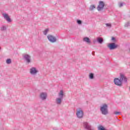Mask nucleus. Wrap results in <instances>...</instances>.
Instances as JSON below:
<instances>
[{"mask_svg":"<svg viewBox=\"0 0 130 130\" xmlns=\"http://www.w3.org/2000/svg\"><path fill=\"white\" fill-rule=\"evenodd\" d=\"M104 3L103 2H100L99 6L98 7V11H102V10H103V8H104Z\"/></svg>","mask_w":130,"mask_h":130,"instance_id":"obj_12","label":"nucleus"},{"mask_svg":"<svg viewBox=\"0 0 130 130\" xmlns=\"http://www.w3.org/2000/svg\"><path fill=\"white\" fill-rule=\"evenodd\" d=\"M129 51H130V48H129Z\"/></svg>","mask_w":130,"mask_h":130,"instance_id":"obj_26","label":"nucleus"},{"mask_svg":"<svg viewBox=\"0 0 130 130\" xmlns=\"http://www.w3.org/2000/svg\"><path fill=\"white\" fill-rule=\"evenodd\" d=\"M89 79L93 80L94 79V74L93 73H90L89 75Z\"/></svg>","mask_w":130,"mask_h":130,"instance_id":"obj_16","label":"nucleus"},{"mask_svg":"<svg viewBox=\"0 0 130 130\" xmlns=\"http://www.w3.org/2000/svg\"><path fill=\"white\" fill-rule=\"evenodd\" d=\"M6 62H7V63H8V64L11 63V59H8L6 60Z\"/></svg>","mask_w":130,"mask_h":130,"instance_id":"obj_20","label":"nucleus"},{"mask_svg":"<svg viewBox=\"0 0 130 130\" xmlns=\"http://www.w3.org/2000/svg\"><path fill=\"white\" fill-rule=\"evenodd\" d=\"M107 46L108 48H109V49H110L111 50H112L113 49H115V48H117L118 45H117L114 43H112L108 44Z\"/></svg>","mask_w":130,"mask_h":130,"instance_id":"obj_6","label":"nucleus"},{"mask_svg":"<svg viewBox=\"0 0 130 130\" xmlns=\"http://www.w3.org/2000/svg\"><path fill=\"white\" fill-rule=\"evenodd\" d=\"M40 98L42 100H46L47 98V93L46 92H41L40 94Z\"/></svg>","mask_w":130,"mask_h":130,"instance_id":"obj_10","label":"nucleus"},{"mask_svg":"<svg viewBox=\"0 0 130 130\" xmlns=\"http://www.w3.org/2000/svg\"><path fill=\"white\" fill-rule=\"evenodd\" d=\"M122 81L124 82H127V79L126 78L125 76H124V75L120 74V79L118 78H115L114 82L115 85H117V86H121V85H122Z\"/></svg>","mask_w":130,"mask_h":130,"instance_id":"obj_1","label":"nucleus"},{"mask_svg":"<svg viewBox=\"0 0 130 130\" xmlns=\"http://www.w3.org/2000/svg\"><path fill=\"white\" fill-rule=\"evenodd\" d=\"M64 96V92L63 90H61L58 93V97L55 99V103L57 105H60L62 102L63 96Z\"/></svg>","mask_w":130,"mask_h":130,"instance_id":"obj_2","label":"nucleus"},{"mask_svg":"<svg viewBox=\"0 0 130 130\" xmlns=\"http://www.w3.org/2000/svg\"><path fill=\"white\" fill-rule=\"evenodd\" d=\"M29 73L32 76H35L36 75H37L38 70H37L35 67H32L29 69Z\"/></svg>","mask_w":130,"mask_h":130,"instance_id":"obj_7","label":"nucleus"},{"mask_svg":"<svg viewBox=\"0 0 130 130\" xmlns=\"http://www.w3.org/2000/svg\"><path fill=\"white\" fill-rule=\"evenodd\" d=\"M101 111L102 114H104L106 115V114H108V106L107 105L104 104L101 107Z\"/></svg>","mask_w":130,"mask_h":130,"instance_id":"obj_3","label":"nucleus"},{"mask_svg":"<svg viewBox=\"0 0 130 130\" xmlns=\"http://www.w3.org/2000/svg\"><path fill=\"white\" fill-rule=\"evenodd\" d=\"M3 15V17H4V19H5V20H6V21L8 23H11V22H12V19H11L10 16H9V15H8V14L4 13Z\"/></svg>","mask_w":130,"mask_h":130,"instance_id":"obj_8","label":"nucleus"},{"mask_svg":"<svg viewBox=\"0 0 130 130\" xmlns=\"http://www.w3.org/2000/svg\"><path fill=\"white\" fill-rule=\"evenodd\" d=\"M94 9H95V6H91L89 9L92 11V10H94Z\"/></svg>","mask_w":130,"mask_h":130,"instance_id":"obj_19","label":"nucleus"},{"mask_svg":"<svg viewBox=\"0 0 130 130\" xmlns=\"http://www.w3.org/2000/svg\"><path fill=\"white\" fill-rule=\"evenodd\" d=\"M1 29L2 31H5L6 30L7 27H6V26H3Z\"/></svg>","mask_w":130,"mask_h":130,"instance_id":"obj_17","label":"nucleus"},{"mask_svg":"<svg viewBox=\"0 0 130 130\" xmlns=\"http://www.w3.org/2000/svg\"><path fill=\"white\" fill-rule=\"evenodd\" d=\"M130 25V22H126L125 24V27H128V26H129Z\"/></svg>","mask_w":130,"mask_h":130,"instance_id":"obj_22","label":"nucleus"},{"mask_svg":"<svg viewBox=\"0 0 130 130\" xmlns=\"http://www.w3.org/2000/svg\"><path fill=\"white\" fill-rule=\"evenodd\" d=\"M83 126L85 129L87 130H94L95 128L94 127H92L89 123L87 122H84L83 123Z\"/></svg>","mask_w":130,"mask_h":130,"instance_id":"obj_5","label":"nucleus"},{"mask_svg":"<svg viewBox=\"0 0 130 130\" xmlns=\"http://www.w3.org/2000/svg\"><path fill=\"white\" fill-rule=\"evenodd\" d=\"M120 113H121L120 112H118V111L114 112V114H115L116 115H119Z\"/></svg>","mask_w":130,"mask_h":130,"instance_id":"obj_18","label":"nucleus"},{"mask_svg":"<svg viewBox=\"0 0 130 130\" xmlns=\"http://www.w3.org/2000/svg\"><path fill=\"white\" fill-rule=\"evenodd\" d=\"M47 38L50 42L53 43V42H56V38H55V37L50 35H48Z\"/></svg>","mask_w":130,"mask_h":130,"instance_id":"obj_9","label":"nucleus"},{"mask_svg":"<svg viewBox=\"0 0 130 130\" xmlns=\"http://www.w3.org/2000/svg\"><path fill=\"white\" fill-rule=\"evenodd\" d=\"M23 57L28 63L31 61V56H30V55L28 54H23Z\"/></svg>","mask_w":130,"mask_h":130,"instance_id":"obj_11","label":"nucleus"},{"mask_svg":"<svg viewBox=\"0 0 130 130\" xmlns=\"http://www.w3.org/2000/svg\"><path fill=\"white\" fill-rule=\"evenodd\" d=\"M118 6H119V8H121V7H122V6H123V4L122 3H119Z\"/></svg>","mask_w":130,"mask_h":130,"instance_id":"obj_23","label":"nucleus"},{"mask_svg":"<svg viewBox=\"0 0 130 130\" xmlns=\"http://www.w3.org/2000/svg\"><path fill=\"white\" fill-rule=\"evenodd\" d=\"M112 40L113 41V42H115L116 41L115 40V38L113 37L112 38Z\"/></svg>","mask_w":130,"mask_h":130,"instance_id":"obj_25","label":"nucleus"},{"mask_svg":"<svg viewBox=\"0 0 130 130\" xmlns=\"http://www.w3.org/2000/svg\"><path fill=\"white\" fill-rule=\"evenodd\" d=\"M76 115L78 118H82L84 116V112L81 108H78L76 111Z\"/></svg>","mask_w":130,"mask_h":130,"instance_id":"obj_4","label":"nucleus"},{"mask_svg":"<svg viewBox=\"0 0 130 130\" xmlns=\"http://www.w3.org/2000/svg\"><path fill=\"white\" fill-rule=\"evenodd\" d=\"M97 41L99 43H102V42H103V39H102L101 38H98Z\"/></svg>","mask_w":130,"mask_h":130,"instance_id":"obj_15","label":"nucleus"},{"mask_svg":"<svg viewBox=\"0 0 130 130\" xmlns=\"http://www.w3.org/2000/svg\"><path fill=\"white\" fill-rule=\"evenodd\" d=\"M106 26H107V27H109V28H111V23H107V24H106Z\"/></svg>","mask_w":130,"mask_h":130,"instance_id":"obj_21","label":"nucleus"},{"mask_svg":"<svg viewBox=\"0 0 130 130\" xmlns=\"http://www.w3.org/2000/svg\"><path fill=\"white\" fill-rule=\"evenodd\" d=\"M48 32H49V28H46L44 31H43V34H44V35H47V33H48Z\"/></svg>","mask_w":130,"mask_h":130,"instance_id":"obj_14","label":"nucleus"},{"mask_svg":"<svg viewBox=\"0 0 130 130\" xmlns=\"http://www.w3.org/2000/svg\"><path fill=\"white\" fill-rule=\"evenodd\" d=\"M83 41H85V42H87V43H90L91 42L90 41V39L88 38H84L83 39Z\"/></svg>","mask_w":130,"mask_h":130,"instance_id":"obj_13","label":"nucleus"},{"mask_svg":"<svg viewBox=\"0 0 130 130\" xmlns=\"http://www.w3.org/2000/svg\"><path fill=\"white\" fill-rule=\"evenodd\" d=\"M77 23H78V24H79V25H81V24H82V21L80 20H78Z\"/></svg>","mask_w":130,"mask_h":130,"instance_id":"obj_24","label":"nucleus"}]
</instances>
